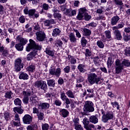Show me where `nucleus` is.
I'll return each instance as SVG.
<instances>
[{"mask_svg": "<svg viewBox=\"0 0 130 130\" xmlns=\"http://www.w3.org/2000/svg\"><path fill=\"white\" fill-rule=\"evenodd\" d=\"M113 117H114L113 112H109L103 115L102 120L103 122H107V121H108L109 120L113 119Z\"/></svg>", "mask_w": 130, "mask_h": 130, "instance_id": "6e6552de", "label": "nucleus"}, {"mask_svg": "<svg viewBox=\"0 0 130 130\" xmlns=\"http://www.w3.org/2000/svg\"><path fill=\"white\" fill-rule=\"evenodd\" d=\"M87 80L90 85H94V84H98L99 82H100V78L95 73L89 74L88 76Z\"/></svg>", "mask_w": 130, "mask_h": 130, "instance_id": "7ed1b4c3", "label": "nucleus"}, {"mask_svg": "<svg viewBox=\"0 0 130 130\" xmlns=\"http://www.w3.org/2000/svg\"><path fill=\"white\" fill-rule=\"evenodd\" d=\"M19 79L20 80H28L29 79V76L26 73L20 72Z\"/></svg>", "mask_w": 130, "mask_h": 130, "instance_id": "2eb2a0df", "label": "nucleus"}, {"mask_svg": "<svg viewBox=\"0 0 130 130\" xmlns=\"http://www.w3.org/2000/svg\"><path fill=\"white\" fill-rule=\"evenodd\" d=\"M114 3L116 6H119L120 9H121V7L123 6V2H122V0H114Z\"/></svg>", "mask_w": 130, "mask_h": 130, "instance_id": "cd10ccee", "label": "nucleus"}, {"mask_svg": "<svg viewBox=\"0 0 130 130\" xmlns=\"http://www.w3.org/2000/svg\"><path fill=\"white\" fill-rule=\"evenodd\" d=\"M124 27V23H119L117 26H113L112 27L113 30H118V29H121Z\"/></svg>", "mask_w": 130, "mask_h": 130, "instance_id": "2f4dec72", "label": "nucleus"}, {"mask_svg": "<svg viewBox=\"0 0 130 130\" xmlns=\"http://www.w3.org/2000/svg\"><path fill=\"white\" fill-rule=\"evenodd\" d=\"M55 104L57 106H60L61 105V102L59 100H56L55 101Z\"/></svg>", "mask_w": 130, "mask_h": 130, "instance_id": "0e129e2a", "label": "nucleus"}, {"mask_svg": "<svg viewBox=\"0 0 130 130\" xmlns=\"http://www.w3.org/2000/svg\"><path fill=\"white\" fill-rule=\"evenodd\" d=\"M17 41H19L20 43L19 44H21L22 46L23 45H25V44H27V43L28 42V41L26 39H24L23 38H21V36H18L16 38Z\"/></svg>", "mask_w": 130, "mask_h": 130, "instance_id": "ddd939ff", "label": "nucleus"}, {"mask_svg": "<svg viewBox=\"0 0 130 130\" xmlns=\"http://www.w3.org/2000/svg\"><path fill=\"white\" fill-rule=\"evenodd\" d=\"M81 45L84 47V46H86V44H87V40H86V39L85 38V37H83L81 38Z\"/></svg>", "mask_w": 130, "mask_h": 130, "instance_id": "ea45409f", "label": "nucleus"}, {"mask_svg": "<svg viewBox=\"0 0 130 130\" xmlns=\"http://www.w3.org/2000/svg\"><path fill=\"white\" fill-rule=\"evenodd\" d=\"M105 33L107 38H108V39H110V38H111V32H110V31L106 30Z\"/></svg>", "mask_w": 130, "mask_h": 130, "instance_id": "09e8293b", "label": "nucleus"}, {"mask_svg": "<svg viewBox=\"0 0 130 130\" xmlns=\"http://www.w3.org/2000/svg\"><path fill=\"white\" fill-rule=\"evenodd\" d=\"M47 84L49 87H54L55 86V81L53 79L48 80Z\"/></svg>", "mask_w": 130, "mask_h": 130, "instance_id": "a878e982", "label": "nucleus"}, {"mask_svg": "<svg viewBox=\"0 0 130 130\" xmlns=\"http://www.w3.org/2000/svg\"><path fill=\"white\" fill-rule=\"evenodd\" d=\"M24 68V64L22 63V58H18L15 60L14 69L16 72H20Z\"/></svg>", "mask_w": 130, "mask_h": 130, "instance_id": "423d86ee", "label": "nucleus"}, {"mask_svg": "<svg viewBox=\"0 0 130 130\" xmlns=\"http://www.w3.org/2000/svg\"><path fill=\"white\" fill-rule=\"evenodd\" d=\"M36 35L37 36V39L38 40V41H43V40L45 39V37H46L45 32L43 31H37L36 33Z\"/></svg>", "mask_w": 130, "mask_h": 130, "instance_id": "9d476101", "label": "nucleus"}, {"mask_svg": "<svg viewBox=\"0 0 130 130\" xmlns=\"http://www.w3.org/2000/svg\"><path fill=\"white\" fill-rule=\"evenodd\" d=\"M115 71L116 74H120L122 72L123 70V67H129L130 61L128 60L124 59L122 62H120V60L117 59L115 61Z\"/></svg>", "mask_w": 130, "mask_h": 130, "instance_id": "f03ea898", "label": "nucleus"}, {"mask_svg": "<svg viewBox=\"0 0 130 130\" xmlns=\"http://www.w3.org/2000/svg\"><path fill=\"white\" fill-rule=\"evenodd\" d=\"M74 32H75L77 37H78V38H81V34L80 33V32H79V31H78V30L74 29Z\"/></svg>", "mask_w": 130, "mask_h": 130, "instance_id": "052dcab7", "label": "nucleus"}, {"mask_svg": "<svg viewBox=\"0 0 130 130\" xmlns=\"http://www.w3.org/2000/svg\"><path fill=\"white\" fill-rule=\"evenodd\" d=\"M92 55V53L91 52V51L89 50L88 49H86L85 50V56H91Z\"/></svg>", "mask_w": 130, "mask_h": 130, "instance_id": "603ef678", "label": "nucleus"}, {"mask_svg": "<svg viewBox=\"0 0 130 130\" xmlns=\"http://www.w3.org/2000/svg\"><path fill=\"white\" fill-rule=\"evenodd\" d=\"M96 45L99 47V48H104V43L102 42L101 40H98L96 42Z\"/></svg>", "mask_w": 130, "mask_h": 130, "instance_id": "c756f323", "label": "nucleus"}, {"mask_svg": "<svg viewBox=\"0 0 130 130\" xmlns=\"http://www.w3.org/2000/svg\"><path fill=\"white\" fill-rule=\"evenodd\" d=\"M14 120L16 121H20V117L19 116V114H15L14 116Z\"/></svg>", "mask_w": 130, "mask_h": 130, "instance_id": "680f3d73", "label": "nucleus"}, {"mask_svg": "<svg viewBox=\"0 0 130 130\" xmlns=\"http://www.w3.org/2000/svg\"><path fill=\"white\" fill-rule=\"evenodd\" d=\"M46 54L50 55V56H54V52L53 51H51V48L50 47H47L45 51Z\"/></svg>", "mask_w": 130, "mask_h": 130, "instance_id": "6ab92c4d", "label": "nucleus"}, {"mask_svg": "<svg viewBox=\"0 0 130 130\" xmlns=\"http://www.w3.org/2000/svg\"><path fill=\"white\" fill-rule=\"evenodd\" d=\"M112 63H113V61H112V58H111V57H109L108 58V61H107V66L108 68H110V67L112 66Z\"/></svg>", "mask_w": 130, "mask_h": 130, "instance_id": "a19ab883", "label": "nucleus"}, {"mask_svg": "<svg viewBox=\"0 0 130 130\" xmlns=\"http://www.w3.org/2000/svg\"><path fill=\"white\" fill-rule=\"evenodd\" d=\"M26 70L28 72H30L31 73H33L34 71H35V66L30 65L27 68Z\"/></svg>", "mask_w": 130, "mask_h": 130, "instance_id": "e433bc0d", "label": "nucleus"}, {"mask_svg": "<svg viewBox=\"0 0 130 130\" xmlns=\"http://www.w3.org/2000/svg\"><path fill=\"white\" fill-rule=\"evenodd\" d=\"M68 97L67 96V95H66V93H64V92L61 93L60 99H61V100H62V101H64Z\"/></svg>", "mask_w": 130, "mask_h": 130, "instance_id": "49530a36", "label": "nucleus"}, {"mask_svg": "<svg viewBox=\"0 0 130 130\" xmlns=\"http://www.w3.org/2000/svg\"><path fill=\"white\" fill-rule=\"evenodd\" d=\"M23 12L25 14V15H28L30 16L35 17V18H38L39 17V14L38 13H36V10L35 9H30L29 10L28 7H26L24 10Z\"/></svg>", "mask_w": 130, "mask_h": 130, "instance_id": "0eeeda50", "label": "nucleus"}, {"mask_svg": "<svg viewBox=\"0 0 130 130\" xmlns=\"http://www.w3.org/2000/svg\"><path fill=\"white\" fill-rule=\"evenodd\" d=\"M10 117L11 116L10 115V113L5 112L4 113V118L6 119V120H9Z\"/></svg>", "mask_w": 130, "mask_h": 130, "instance_id": "de8ad7c7", "label": "nucleus"}, {"mask_svg": "<svg viewBox=\"0 0 130 130\" xmlns=\"http://www.w3.org/2000/svg\"><path fill=\"white\" fill-rule=\"evenodd\" d=\"M61 31H60V29L58 28H55L53 30L52 32V36L54 37H56V36H59L60 35V32Z\"/></svg>", "mask_w": 130, "mask_h": 130, "instance_id": "412c9836", "label": "nucleus"}, {"mask_svg": "<svg viewBox=\"0 0 130 130\" xmlns=\"http://www.w3.org/2000/svg\"><path fill=\"white\" fill-rule=\"evenodd\" d=\"M43 10H45V11L48 10V9H49V5L48 4H46V3H44L43 4Z\"/></svg>", "mask_w": 130, "mask_h": 130, "instance_id": "4d7b16f0", "label": "nucleus"}, {"mask_svg": "<svg viewBox=\"0 0 130 130\" xmlns=\"http://www.w3.org/2000/svg\"><path fill=\"white\" fill-rule=\"evenodd\" d=\"M120 19V18H119V17L117 16L113 17L111 19V24L112 25V26H114V25H116L118 21H119Z\"/></svg>", "mask_w": 130, "mask_h": 130, "instance_id": "4468645a", "label": "nucleus"}, {"mask_svg": "<svg viewBox=\"0 0 130 130\" xmlns=\"http://www.w3.org/2000/svg\"><path fill=\"white\" fill-rule=\"evenodd\" d=\"M74 125L76 130H83V127L80 124H77Z\"/></svg>", "mask_w": 130, "mask_h": 130, "instance_id": "3c124183", "label": "nucleus"}, {"mask_svg": "<svg viewBox=\"0 0 130 130\" xmlns=\"http://www.w3.org/2000/svg\"><path fill=\"white\" fill-rule=\"evenodd\" d=\"M49 73L50 75L52 76H56V77H59L61 73V70L60 68H57L56 70L54 69H50L49 70Z\"/></svg>", "mask_w": 130, "mask_h": 130, "instance_id": "1a4fd4ad", "label": "nucleus"}, {"mask_svg": "<svg viewBox=\"0 0 130 130\" xmlns=\"http://www.w3.org/2000/svg\"><path fill=\"white\" fill-rule=\"evenodd\" d=\"M84 81V78L82 76L79 77L77 79V83H82Z\"/></svg>", "mask_w": 130, "mask_h": 130, "instance_id": "e2e57ef3", "label": "nucleus"}, {"mask_svg": "<svg viewBox=\"0 0 130 130\" xmlns=\"http://www.w3.org/2000/svg\"><path fill=\"white\" fill-rule=\"evenodd\" d=\"M85 13H87V9L86 8H80L79 10V14H81V15H85Z\"/></svg>", "mask_w": 130, "mask_h": 130, "instance_id": "c03bdc74", "label": "nucleus"}, {"mask_svg": "<svg viewBox=\"0 0 130 130\" xmlns=\"http://www.w3.org/2000/svg\"><path fill=\"white\" fill-rule=\"evenodd\" d=\"M34 86L44 91L47 90V84H46V82L45 81H37L34 84Z\"/></svg>", "mask_w": 130, "mask_h": 130, "instance_id": "39448f33", "label": "nucleus"}, {"mask_svg": "<svg viewBox=\"0 0 130 130\" xmlns=\"http://www.w3.org/2000/svg\"><path fill=\"white\" fill-rule=\"evenodd\" d=\"M73 121L74 123V125H76V124H79V122H80V119H79V118H74L73 120Z\"/></svg>", "mask_w": 130, "mask_h": 130, "instance_id": "6e6d98bb", "label": "nucleus"}, {"mask_svg": "<svg viewBox=\"0 0 130 130\" xmlns=\"http://www.w3.org/2000/svg\"><path fill=\"white\" fill-rule=\"evenodd\" d=\"M23 95L25 96L22 100L23 103H24V104H28L29 103V98H28V96H30L31 93L29 92L23 91Z\"/></svg>", "mask_w": 130, "mask_h": 130, "instance_id": "f8f14e48", "label": "nucleus"}, {"mask_svg": "<svg viewBox=\"0 0 130 130\" xmlns=\"http://www.w3.org/2000/svg\"><path fill=\"white\" fill-rule=\"evenodd\" d=\"M96 26H97V24H96V23H94V22H91L87 25V27H96Z\"/></svg>", "mask_w": 130, "mask_h": 130, "instance_id": "bf43d9fd", "label": "nucleus"}, {"mask_svg": "<svg viewBox=\"0 0 130 130\" xmlns=\"http://www.w3.org/2000/svg\"><path fill=\"white\" fill-rule=\"evenodd\" d=\"M68 58L71 64H75V63H77V59L74 56L69 55Z\"/></svg>", "mask_w": 130, "mask_h": 130, "instance_id": "393cba45", "label": "nucleus"}, {"mask_svg": "<svg viewBox=\"0 0 130 130\" xmlns=\"http://www.w3.org/2000/svg\"><path fill=\"white\" fill-rule=\"evenodd\" d=\"M87 128H85L86 130H92V128H94L95 126L93 124H89L87 125Z\"/></svg>", "mask_w": 130, "mask_h": 130, "instance_id": "864d4df0", "label": "nucleus"}, {"mask_svg": "<svg viewBox=\"0 0 130 130\" xmlns=\"http://www.w3.org/2000/svg\"><path fill=\"white\" fill-rule=\"evenodd\" d=\"M32 120V117L29 114H25L22 118V121L24 124H30Z\"/></svg>", "mask_w": 130, "mask_h": 130, "instance_id": "9b49d317", "label": "nucleus"}, {"mask_svg": "<svg viewBox=\"0 0 130 130\" xmlns=\"http://www.w3.org/2000/svg\"><path fill=\"white\" fill-rule=\"evenodd\" d=\"M12 95H13L12 91H7L5 93V97L7 99H12Z\"/></svg>", "mask_w": 130, "mask_h": 130, "instance_id": "f704fd0d", "label": "nucleus"}, {"mask_svg": "<svg viewBox=\"0 0 130 130\" xmlns=\"http://www.w3.org/2000/svg\"><path fill=\"white\" fill-rule=\"evenodd\" d=\"M93 106V104L92 102L89 101L85 102L83 107V111L85 113L93 112L94 110Z\"/></svg>", "mask_w": 130, "mask_h": 130, "instance_id": "20e7f679", "label": "nucleus"}, {"mask_svg": "<svg viewBox=\"0 0 130 130\" xmlns=\"http://www.w3.org/2000/svg\"><path fill=\"white\" fill-rule=\"evenodd\" d=\"M15 105H17L18 106H22V101L20 99L17 98L14 101Z\"/></svg>", "mask_w": 130, "mask_h": 130, "instance_id": "72a5a7b5", "label": "nucleus"}, {"mask_svg": "<svg viewBox=\"0 0 130 130\" xmlns=\"http://www.w3.org/2000/svg\"><path fill=\"white\" fill-rule=\"evenodd\" d=\"M123 39L124 41H125V42H127V41H129L130 35L127 34H126V35L124 34L123 35Z\"/></svg>", "mask_w": 130, "mask_h": 130, "instance_id": "4c0bfd02", "label": "nucleus"}, {"mask_svg": "<svg viewBox=\"0 0 130 130\" xmlns=\"http://www.w3.org/2000/svg\"><path fill=\"white\" fill-rule=\"evenodd\" d=\"M19 21L20 23H22V24L25 23V21H26L25 17H24L23 16H21L19 18Z\"/></svg>", "mask_w": 130, "mask_h": 130, "instance_id": "13d9d810", "label": "nucleus"}, {"mask_svg": "<svg viewBox=\"0 0 130 130\" xmlns=\"http://www.w3.org/2000/svg\"><path fill=\"white\" fill-rule=\"evenodd\" d=\"M13 110L15 113H19V114H22L24 112V110L20 107H14Z\"/></svg>", "mask_w": 130, "mask_h": 130, "instance_id": "5701e85b", "label": "nucleus"}, {"mask_svg": "<svg viewBox=\"0 0 130 130\" xmlns=\"http://www.w3.org/2000/svg\"><path fill=\"white\" fill-rule=\"evenodd\" d=\"M124 31L125 33H130V27H125Z\"/></svg>", "mask_w": 130, "mask_h": 130, "instance_id": "774afa93", "label": "nucleus"}, {"mask_svg": "<svg viewBox=\"0 0 130 130\" xmlns=\"http://www.w3.org/2000/svg\"><path fill=\"white\" fill-rule=\"evenodd\" d=\"M15 47L16 49H17V50H18V51H22V50H23L24 48L23 45L19 43L16 44Z\"/></svg>", "mask_w": 130, "mask_h": 130, "instance_id": "473e14b6", "label": "nucleus"}, {"mask_svg": "<svg viewBox=\"0 0 130 130\" xmlns=\"http://www.w3.org/2000/svg\"><path fill=\"white\" fill-rule=\"evenodd\" d=\"M83 123L84 125V128H87V125H89V119L87 118H84L83 120Z\"/></svg>", "mask_w": 130, "mask_h": 130, "instance_id": "c9c22d12", "label": "nucleus"}, {"mask_svg": "<svg viewBox=\"0 0 130 130\" xmlns=\"http://www.w3.org/2000/svg\"><path fill=\"white\" fill-rule=\"evenodd\" d=\"M64 82V81H63V79L62 78H59V79L58 80V84H59V85H62Z\"/></svg>", "mask_w": 130, "mask_h": 130, "instance_id": "69168bd1", "label": "nucleus"}, {"mask_svg": "<svg viewBox=\"0 0 130 130\" xmlns=\"http://www.w3.org/2000/svg\"><path fill=\"white\" fill-rule=\"evenodd\" d=\"M78 69L79 72H80V73H85V72H86V70L85 69V66H84L83 64H80L78 66Z\"/></svg>", "mask_w": 130, "mask_h": 130, "instance_id": "c85d7f7f", "label": "nucleus"}, {"mask_svg": "<svg viewBox=\"0 0 130 130\" xmlns=\"http://www.w3.org/2000/svg\"><path fill=\"white\" fill-rule=\"evenodd\" d=\"M39 106L42 109H48V108H49V104L47 103H43L40 104Z\"/></svg>", "mask_w": 130, "mask_h": 130, "instance_id": "b1692460", "label": "nucleus"}, {"mask_svg": "<svg viewBox=\"0 0 130 130\" xmlns=\"http://www.w3.org/2000/svg\"><path fill=\"white\" fill-rule=\"evenodd\" d=\"M84 15L81 14V13L78 14V15L76 17L77 20H78L79 21H82L83 19L84 18Z\"/></svg>", "mask_w": 130, "mask_h": 130, "instance_id": "a18cd8bd", "label": "nucleus"}, {"mask_svg": "<svg viewBox=\"0 0 130 130\" xmlns=\"http://www.w3.org/2000/svg\"><path fill=\"white\" fill-rule=\"evenodd\" d=\"M111 105H112V107H113V108H115V107H116L118 110L119 109V105H118V103L117 102H111Z\"/></svg>", "mask_w": 130, "mask_h": 130, "instance_id": "58836bf2", "label": "nucleus"}, {"mask_svg": "<svg viewBox=\"0 0 130 130\" xmlns=\"http://www.w3.org/2000/svg\"><path fill=\"white\" fill-rule=\"evenodd\" d=\"M114 30V34L115 35L117 40H121V39H122V36H121L120 31L118 29H115Z\"/></svg>", "mask_w": 130, "mask_h": 130, "instance_id": "f3484780", "label": "nucleus"}, {"mask_svg": "<svg viewBox=\"0 0 130 130\" xmlns=\"http://www.w3.org/2000/svg\"><path fill=\"white\" fill-rule=\"evenodd\" d=\"M37 116L39 120H42L44 118V114H43V113L39 112L38 113Z\"/></svg>", "mask_w": 130, "mask_h": 130, "instance_id": "79ce46f5", "label": "nucleus"}, {"mask_svg": "<svg viewBox=\"0 0 130 130\" xmlns=\"http://www.w3.org/2000/svg\"><path fill=\"white\" fill-rule=\"evenodd\" d=\"M69 38L71 42L72 43H75L77 42V39L76 38V37L75 36V34L74 33H71L69 35Z\"/></svg>", "mask_w": 130, "mask_h": 130, "instance_id": "4be33fe9", "label": "nucleus"}, {"mask_svg": "<svg viewBox=\"0 0 130 130\" xmlns=\"http://www.w3.org/2000/svg\"><path fill=\"white\" fill-rule=\"evenodd\" d=\"M42 130H48V128H49V125L47 123L42 124Z\"/></svg>", "mask_w": 130, "mask_h": 130, "instance_id": "37998d69", "label": "nucleus"}, {"mask_svg": "<svg viewBox=\"0 0 130 130\" xmlns=\"http://www.w3.org/2000/svg\"><path fill=\"white\" fill-rule=\"evenodd\" d=\"M83 36H90L91 35V30L88 28H83Z\"/></svg>", "mask_w": 130, "mask_h": 130, "instance_id": "bb28decb", "label": "nucleus"}, {"mask_svg": "<svg viewBox=\"0 0 130 130\" xmlns=\"http://www.w3.org/2000/svg\"><path fill=\"white\" fill-rule=\"evenodd\" d=\"M31 49H36L35 51L29 53L27 55V60H31L33 57H35L36 54L38 51L37 50H40L41 49V47L39 45H36L35 41H33L32 39L29 40V44L26 46V50L28 52L30 51Z\"/></svg>", "mask_w": 130, "mask_h": 130, "instance_id": "f257e3e1", "label": "nucleus"}, {"mask_svg": "<svg viewBox=\"0 0 130 130\" xmlns=\"http://www.w3.org/2000/svg\"><path fill=\"white\" fill-rule=\"evenodd\" d=\"M84 16V20L85 21H89L91 19V15H89V14L85 13Z\"/></svg>", "mask_w": 130, "mask_h": 130, "instance_id": "5fc2aeb1", "label": "nucleus"}, {"mask_svg": "<svg viewBox=\"0 0 130 130\" xmlns=\"http://www.w3.org/2000/svg\"><path fill=\"white\" fill-rule=\"evenodd\" d=\"M89 121L92 123H94V124H96L98 122V118L94 115L91 116L89 118Z\"/></svg>", "mask_w": 130, "mask_h": 130, "instance_id": "aec40b11", "label": "nucleus"}, {"mask_svg": "<svg viewBox=\"0 0 130 130\" xmlns=\"http://www.w3.org/2000/svg\"><path fill=\"white\" fill-rule=\"evenodd\" d=\"M66 95L69 97V98H75V94H74V92H73L71 90L67 91Z\"/></svg>", "mask_w": 130, "mask_h": 130, "instance_id": "7c9ffc66", "label": "nucleus"}, {"mask_svg": "<svg viewBox=\"0 0 130 130\" xmlns=\"http://www.w3.org/2000/svg\"><path fill=\"white\" fill-rule=\"evenodd\" d=\"M63 71L66 74H69L71 72V67L70 66H67L64 68Z\"/></svg>", "mask_w": 130, "mask_h": 130, "instance_id": "8fccbe9b", "label": "nucleus"}, {"mask_svg": "<svg viewBox=\"0 0 130 130\" xmlns=\"http://www.w3.org/2000/svg\"><path fill=\"white\" fill-rule=\"evenodd\" d=\"M54 18H61V15L59 13H55L53 14Z\"/></svg>", "mask_w": 130, "mask_h": 130, "instance_id": "338daca9", "label": "nucleus"}, {"mask_svg": "<svg viewBox=\"0 0 130 130\" xmlns=\"http://www.w3.org/2000/svg\"><path fill=\"white\" fill-rule=\"evenodd\" d=\"M60 114L62 116V117H68L69 115V111H67L66 109H62L60 110Z\"/></svg>", "mask_w": 130, "mask_h": 130, "instance_id": "a211bd4d", "label": "nucleus"}, {"mask_svg": "<svg viewBox=\"0 0 130 130\" xmlns=\"http://www.w3.org/2000/svg\"><path fill=\"white\" fill-rule=\"evenodd\" d=\"M53 24H55V21H54L53 19L46 20L44 22V25L46 26V27H48Z\"/></svg>", "mask_w": 130, "mask_h": 130, "instance_id": "dca6fc26", "label": "nucleus"}]
</instances>
